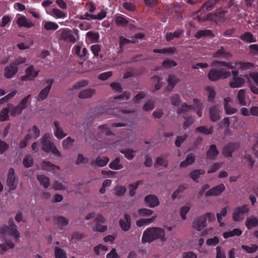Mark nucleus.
Wrapping results in <instances>:
<instances>
[{"mask_svg":"<svg viewBox=\"0 0 258 258\" xmlns=\"http://www.w3.org/2000/svg\"><path fill=\"white\" fill-rule=\"evenodd\" d=\"M159 239L161 242L167 240L164 229L159 227H150L143 232L142 240L143 243H150L155 240Z\"/></svg>","mask_w":258,"mask_h":258,"instance_id":"nucleus-1","label":"nucleus"},{"mask_svg":"<svg viewBox=\"0 0 258 258\" xmlns=\"http://www.w3.org/2000/svg\"><path fill=\"white\" fill-rule=\"evenodd\" d=\"M51 134L49 133L45 134L41 138L42 149L47 152L51 153L55 156L60 157L61 154L57 149L53 142L50 141Z\"/></svg>","mask_w":258,"mask_h":258,"instance_id":"nucleus-2","label":"nucleus"},{"mask_svg":"<svg viewBox=\"0 0 258 258\" xmlns=\"http://www.w3.org/2000/svg\"><path fill=\"white\" fill-rule=\"evenodd\" d=\"M9 235L13 237L16 240L20 237L17 226L13 222H10L8 225H3L0 226V239H5Z\"/></svg>","mask_w":258,"mask_h":258,"instance_id":"nucleus-3","label":"nucleus"},{"mask_svg":"<svg viewBox=\"0 0 258 258\" xmlns=\"http://www.w3.org/2000/svg\"><path fill=\"white\" fill-rule=\"evenodd\" d=\"M194 106L188 105L186 104H182L181 107L177 111L178 114H182L184 112H189L194 109L199 117L202 116V109L203 108V104L196 99L193 100Z\"/></svg>","mask_w":258,"mask_h":258,"instance_id":"nucleus-4","label":"nucleus"},{"mask_svg":"<svg viewBox=\"0 0 258 258\" xmlns=\"http://www.w3.org/2000/svg\"><path fill=\"white\" fill-rule=\"evenodd\" d=\"M59 40L67 42L74 43L79 37L77 30L73 31L68 28H64L59 30Z\"/></svg>","mask_w":258,"mask_h":258,"instance_id":"nucleus-5","label":"nucleus"},{"mask_svg":"<svg viewBox=\"0 0 258 258\" xmlns=\"http://www.w3.org/2000/svg\"><path fill=\"white\" fill-rule=\"evenodd\" d=\"M249 211L248 205H243L236 208L232 214L233 220L235 222H239L244 220L245 214L247 213Z\"/></svg>","mask_w":258,"mask_h":258,"instance_id":"nucleus-6","label":"nucleus"},{"mask_svg":"<svg viewBox=\"0 0 258 258\" xmlns=\"http://www.w3.org/2000/svg\"><path fill=\"white\" fill-rule=\"evenodd\" d=\"M231 74L232 79L229 82V86L232 88L241 87L245 83L246 80L242 76H238V71L235 70H232Z\"/></svg>","mask_w":258,"mask_h":258,"instance_id":"nucleus-7","label":"nucleus"},{"mask_svg":"<svg viewBox=\"0 0 258 258\" xmlns=\"http://www.w3.org/2000/svg\"><path fill=\"white\" fill-rule=\"evenodd\" d=\"M8 186L11 190H15L18 185V178L15 173V170L13 168L9 170L7 179Z\"/></svg>","mask_w":258,"mask_h":258,"instance_id":"nucleus-8","label":"nucleus"},{"mask_svg":"<svg viewBox=\"0 0 258 258\" xmlns=\"http://www.w3.org/2000/svg\"><path fill=\"white\" fill-rule=\"evenodd\" d=\"M227 19H230L226 16V12L219 11L215 14H210L207 16V20L212 21L216 23L222 22Z\"/></svg>","mask_w":258,"mask_h":258,"instance_id":"nucleus-9","label":"nucleus"},{"mask_svg":"<svg viewBox=\"0 0 258 258\" xmlns=\"http://www.w3.org/2000/svg\"><path fill=\"white\" fill-rule=\"evenodd\" d=\"M225 66L228 68L230 69L235 70H244L247 69H250L253 67V65L252 63L250 62H238L235 63H231L226 64L224 63Z\"/></svg>","mask_w":258,"mask_h":258,"instance_id":"nucleus-10","label":"nucleus"},{"mask_svg":"<svg viewBox=\"0 0 258 258\" xmlns=\"http://www.w3.org/2000/svg\"><path fill=\"white\" fill-rule=\"evenodd\" d=\"M231 63V62L226 63L223 61H214L212 62V66H215L217 65H220L222 67V68H220L219 70H218V71L221 78L225 79L230 76L231 73L230 72V70L232 71V69H230L227 68L226 66H225L224 63L228 64Z\"/></svg>","mask_w":258,"mask_h":258,"instance_id":"nucleus-11","label":"nucleus"},{"mask_svg":"<svg viewBox=\"0 0 258 258\" xmlns=\"http://www.w3.org/2000/svg\"><path fill=\"white\" fill-rule=\"evenodd\" d=\"M52 83L53 81L52 80H48L47 81V86L40 91L38 95L36 97L37 101L44 100L47 97L51 88Z\"/></svg>","mask_w":258,"mask_h":258,"instance_id":"nucleus-12","label":"nucleus"},{"mask_svg":"<svg viewBox=\"0 0 258 258\" xmlns=\"http://www.w3.org/2000/svg\"><path fill=\"white\" fill-rule=\"evenodd\" d=\"M98 134L100 138L106 137V140L110 137L111 139L115 138V135L111 133L108 126L105 124L100 125L98 127Z\"/></svg>","mask_w":258,"mask_h":258,"instance_id":"nucleus-13","label":"nucleus"},{"mask_svg":"<svg viewBox=\"0 0 258 258\" xmlns=\"http://www.w3.org/2000/svg\"><path fill=\"white\" fill-rule=\"evenodd\" d=\"M39 71L36 70L34 66H30L25 71V75L23 78V81L34 80L38 76Z\"/></svg>","mask_w":258,"mask_h":258,"instance_id":"nucleus-14","label":"nucleus"},{"mask_svg":"<svg viewBox=\"0 0 258 258\" xmlns=\"http://www.w3.org/2000/svg\"><path fill=\"white\" fill-rule=\"evenodd\" d=\"M225 188L224 184L221 183L207 190L205 193V196L206 197L219 196L224 190Z\"/></svg>","mask_w":258,"mask_h":258,"instance_id":"nucleus-15","label":"nucleus"},{"mask_svg":"<svg viewBox=\"0 0 258 258\" xmlns=\"http://www.w3.org/2000/svg\"><path fill=\"white\" fill-rule=\"evenodd\" d=\"M16 23L19 27L30 28L34 26V23L27 19L24 16H19L17 18Z\"/></svg>","mask_w":258,"mask_h":258,"instance_id":"nucleus-16","label":"nucleus"},{"mask_svg":"<svg viewBox=\"0 0 258 258\" xmlns=\"http://www.w3.org/2000/svg\"><path fill=\"white\" fill-rule=\"evenodd\" d=\"M221 108L218 105H214L209 109V115L210 119L212 121H216L219 120L220 117Z\"/></svg>","mask_w":258,"mask_h":258,"instance_id":"nucleus-17","label":"nucleus"},{"mask_svg":"<svg viewBox=\"0 0 258 258\" xmlns=\"http://www.w3.org/2000/svg\"><path fill=\"white\" fill-rule=\"evenodd\" d=\"M232 102V99L230 97H226L224 100V108L225 113L227 114H234L237 111L236 108L231 106Z\"/></svg>","mask_w":258,"mask_h":258,"instance_id":"nucleus-18","label":"nucleus"},{"mask_svg":"<svg viewBox=\"0 0 258 258\" xmlns=\"http://www.w3.org/2000/svg\"><path fill=\"white\" fill-rule=\"evenodd\" d=\"M47 14L57 19H64L67 17V13L58 8H53Z\"/></svg>","mask_w":258,"mask_h":258,"instance_id":"nucleus-19","label":"nucleus"},{"mask_svg":"<svg viewBox=\"0 0 258 258\" xmlns=\"http://www.w3.org/2000/svg\"><path fill=\"white\" fill-rule=\"evenodd\" d=\"M144 201L147 206L150 208H154L160 204L158 198L153 195H149L146 196Z\"/></svg>","mask_w":258,"mask_h":258,"instance_id":"nucleus-20","label":"nucleus"},{"mask_svg":"<svg viewBox=\"0 0 258 258\" xmlns=\"http://www.w3.org/2000/svg\"><path fill=\"white\" fill-rule=\"evenodd\" d=\"M119 225L123 231H128L131 225V218L127 214H124V219H120L119 221Z\"/></svg>","mask_w":258,"mask_h":258,"instance_id":"nucleus-21","label":"nucleus"},{"mask_svg":"<svg viewBox=\"0 0 258 258\" xmlns=\"http://www.w3.org/2000/svg\"><path fill=\"white\" fill-rule=\"evenodd\" d=\"M206 226V221L205 217L202 216L196 219L192 224V227L196 230L200 231Z\"/></svg>","mask_w":258,"mask_h":258,"instance_id":"nucleus-22","label":"nucleus"},{"mask_svg":"<svg viewBox=\"0 0 258 258\" xmlns=\"http://www.w3.org/2000/svg\"><path fill=\"white\" fill-rule=\"evenodd\" d=\"M18 70V68L12 63L9 66L6 67L4 76L7 78H11L17 73Z\"/></svg>","mask_w":258,"mask_h":258,"instance_id":"nucleus-23","label":"nucleus"},{"mask_svg":"<svg viewBox=\"0 0 258 258\" xmlns=\"http://www.w3.org/2000/svg\"><path fill=\"white\" fill-rule=\"evenodd\" d=\"M41 169L53 173H57L60 170V168L58 166L46 161H44L42 163Z\"/></svg>","mask_w":258,"mask_h":258,"instance_id":"nucleus-24","label":"nucleus"},{"mask_svg":"<svg viewBox=\"0 0 258 258\" xmlns=\"http://www.w3.org/2000/svg\"><path fill=\"white\" fill-rule=\"evenodd\" d=\"M40 135L39 129L35 125L29 130L28 133L26 136V140L35 139Z\"/></svg>","mask_w":258,"mask_h":258,"instance_id":"nucleus-25","label":"nucleus"},{"mask_svg":"<svg viewBox=\"0 0 258 258\" xmlns=\"http://www.w3.org/2000/svg\"><path fill=\"white\" fill-rule=\"evenodd\" d=\"M53 124L55 127L54 129V134L56 138L58 139H61L67 136V134L64 133L62 128L60 126L58 121H54Z\"/></svg>","mask_w":258,"mask_h":258,"instance_id":"nucleus-26","label":"nucleus"},{"mask_svg":"<svg viewBox=\"0 0 258 258\" xmlns=\"http://www.w3.org/2000/svg\"><path fill=\"white\" fill-rule=\"evenodd\" d=\"M157 215L154 214L150 218H140L136 222V224L138 227H145L150 225L156 218Z\"/></svg>","mask_w":258,"mask_h":258,"instance_id":"nucleus-27","label":"nucleus"},{"mask_svg":"<svg viewBox=\"0 0 258 258\" xmlns=\"http://www.w3.org/2000/svg\"><path fill=\"white\" fill-rule=\"evenodd\" d=\"M119 109L117 108H113L111 109H108L106 110L104 112L107 114H111L112 113L115 114L116 115L120 117H123V114H125L126 113H129L133 111L132 110H126L123 109L119 112H118Z\"/></svg>","mask_w":258,"mask_h":258,"instance_id":"nucleus-28","label":"nucleus"},{"mask_svg":"<svg viewBox=\"0 0 258 258\" xmlns=\"http://www.w3.org/2000/svg\"><path fill=\"white\" fill-rule=\"evenodd\" d=\"M96 93L94 89L90 88L81 91L78 95V97L80 99H88L91 98Z\"/></svg>","mask_w":258,"mask_h":258,"instance_id":"nucleus-29","label":"nucleus"},{"mask_svg":"<svg viewBox=\"0 0 258 258\" xmlns=\"http://www.w3.org/2000/svg\"><path fill=\"white\" fill-rule=\"evenodd\" d=\"M245 226L248 229L258 226V219L254 216L247 218L245 221Z\"/></svg>","mask_w":258,"mask_h":258,"instance_id":"nucleus-30","label":"nucleus"},{"mask_svg":"<svg viewBox=\"0 0 258 258\" xmlns=\"http://www.w3.org/2000/svg\"><path fill=\"white\" fill-rule=\"evenodd\" d=\"M8 107L9 108V112H10V114L12 116H16L20 115L23 110L22 108L19 105L15 106L12 104H9L8 105Z\"/></svg>","mask_w":258,"mask_h":258,"instance_id":"nucleus-31","label":"nucleus"},{"mask_svg":"<svg viewBox=\"0 0 258 258\" xmlns=\"http://www.w3.org/2000/svg\"><path fill=\"white\" fill-rule=\"evenodd\" d=\"M219 153L216 146L214 144L211 145L206 153L207 157L213 159L216 157Z\"/></svg>","mask_w":258,"mask_h":258,"instance_id":"nucleus-32","label":"nucleus"},{"mask_svg":"<svg viewBox=\"0 0 258 258\" xmlns=\"http://www.w3.org/2000/svg\"><path fill=\"white\" fill-rule=\"evenodd\" d=\"M55 223L59 229H63L68 224L69 220L64 217L59 216L55 219Z\"/></svg>","mask_w":258,"mask_h":258,"instance_id":"nucleus-33","label":"nucleus"},{"mask_svg":"<svg viewBox=\"0 0 258 258\" xmlns=\"http://www.w3.org/2000/svg\"><path fill=\"white\" fill-rule=\"evenodd\" d=\"M236 148V145L234 144L230 143L225 146L223 154L225 157H231L232 155V152Z\"/></svg>","mask_w":258,"mask_h":258,"instance_id":"nucleus-34","label":"nucleus"},{"mask_svg":"<svg viewBox=\"0 0 258 258\" xmlns=\"http://www.w3.org/2000/svg\"><path fill=\"white\" fill-rule=\"evenodd\" d=\"M43 25L44 28L47 31H55L59 27L56 23L51 21H44L43 22Z\"/></svg>","mask_w":258,"mask_h":258,"instance_id":"nucleus-35","label":"nucleus"},{"mask_svg":"<svg viewBox=\"0 0 258 258\" xmlns=\"http://www.w3.org/2000/svg\"><path fill=\"white\" fill-rule=\"evenodd\" d=\"M246 90L240 89L238 91L237 94V100L240 105L245 106L246 102L245 101Z\"/></svg>","mask_w":258,"mask_h":258,"instance_id":"nucleus-36","label":"nucleus"},{"mask_svg":"<svg viewBox=\"0 0 258 258\" xmlns=\"http://www.w3.org/2000/svg\"><path fill=\"white\" fill-rule=\"evenodd\" d=\"M242 233L241 230L239 228H235L231 231L225 232L223 234V237L224 238H228L229 237H233L234 236H240Z\"/></svg>","mask_w":258,"mask_h":258,"instance_id":"nucleus-37","label":"nucleus"},{"mask_svg":"<svg viewBox=\"0 0 258 258\" xmlns=\"http://www.w3.org/2000/svg\"><path fill=\"white\" fill-rule=\"evenodd\" d=\"M183 33V31L181 29H178L174 32H168L166 34V38L168 41H170L174 38H178Z\"/></svg>","mask_w":258,"mask_h":258,"instance_id":"nucleus-38","label":"nucleus"},{"mask_svg":"<svg viewBox=\"0 0 258 258\" xmlns=\"http://www.w3.org/2000/svg\"><path fill=\"white\" fill-rule=\"evenodd\" d=\"M130 97V94L128 92H125L121 95L114 98L113 102L115 103H122L127 100Z\"/></svg>","mask_w":258,"mask_h":258,"instance_id":"nucleus-39","label":"nucleus"},{"mask_svg":"<svg viewBox=\"0 0 258 258\" xmlns=\"http://www.w3.org/2000/svg\"><path fill=\"white\" fill-rule=\"evenodd\" d=\"M143 181L142 180H139L136 182L134 183L130 184L128 185V194L130 196L133 197L136 194V190L138 187L139 185L142 184Z\"/></svg>","mask_w":258,"mask_h":258,"instance_id":"nucleus-40","label":"nucleus"},{"mask_svg":"<svg viewBox=\"0 0 258 258\" xmlns=\"http://www.w3.org/2000/svg\"><path fill=\"white\" fill-rule=\"evenodd\" d=\"M208 77L211 81H214L221 78L219 71L216 69H212L208 74Z\"/></svg>","mask_w":258,"mask_h":258,"instance_id":"nucleus-41","label":"nucleus"},{"mask_svg":"<svg viewBox=\"0 0 258 258\" xmlns=\"http://www.w3.org/2000/svg\"><path fill=\"white\" fill-rule=\"evenodd\" d=\"M195 160L196 158L194 155L189 154L187 156L185 160L180 163V166L181 167H185L192 164L195 161Z\"/></svg>","mask_w":258,"mask_h":258,"instance_id":"nucleus-42","label":"nucleus"},{"mask_svg":"<svg viewBox=\"0 0 258 258\" xmlns=\"http://www.w3.org/2000/svg\"><path fill=\"white\" fill-rule=\"evenodd\" d=\"M241 248L247 253H252L257 250L258 246L255 244H251L250 245H242Z\"/></svg>","mask_w":258,"mask_h":258,"instance_id":"nucleus-43","label":"nucleus"},{"mask_svg":"<svg viewBox=\"0 0 258 258\" xmlns=\"http://www.w3.org/2000/svg\"><path fill=\"white\" fill-rule=\"evenodd\" d=\"M37 179L39 181L40 184L45 188L48 187L50 185L49 178L44 175H38Z\"/></svg>","mask_w":258,"mask_h":258,"instance_id":"nucleus-44","label":"nucleus"},{"mask_svg":"<svg viewBox=\"0 0 258 258\" xmlns=\"http://www.w3.org/2000/svg\"><path fill=\"white\" fill-rule=\"evenodd\" d=\"M87 39L91 43H94L98 41L99 35L98 33L89 31L86 34Z\"/></svg>","mask_w":258,"mask_h":258,"instance_id":"nucleus-45","label":"nucleus"},{"mask_svg":"<svg viewBox=\"0 0 258 258\" xmlns=\"http://www.w3.org/2000/svg\"><path fill=\"white\" fill-rule=\"evenodd\" d=\"M179 81V80L176 76L172 75H170L168 80V86L167 89L169 90H172Z\"/></svg>","mask_w":258,"mask_h":258,"instance_id":"nucleus-46","label":"nucleus"},{"mask_svg":"<svg viewBox=\"0 0 258 258\" xmlns=\"http://www.w3.org/2000/svg\"><path fill=\"white\" fill-rule=\"evenodd\" d=\"M205 91L208 96V100L209 101H213L216 95L214 88L211 86H207L205 88Z\"/></svg>","mask_w":258,"mask_h":258,"instance_id":"nucleus-47","label":"nucleus"},{"mask_svg":"<svg viewBox=\"0 0 258 258\" xmlns=\"http://www.w3.org/2000/svg\"><path fill=\"white\" fill-rule=\"evenodd\" d=\"M213 34L210 30H202L198 31L195 34V37L200 39L203 37L213 36Z\"/></svg>","mask_w":258,"mask_h":258,"instance_id":"nucleus-48","label":"nucleus"},{"mask_svg":"<svg viewBox=\"0 0 258 258\" xmlns=\"http://www.w3.org/2000/svg\"><path fill=\"white\" fill-rule=\"evenodd\" d=\"M190 210V207L188 205L182 206L179 209V215L182 220H185L187 219L186 214Z\"/></svg>","mask_w":258,"mask_h":258,"instance_id":"nucleus-49","label":"nucleus"},{"mask_svg":"<svg viewBox=\"0 0 258 258\" xmlns=\"http://www.w3.org/2000/svg\"><path fill=\"white\" fill-rule=\"evenodd\" d=\"M107 250V247L102 244H99L94 248V251L97 255H103Z\"/></svg>","mask_w":258,"mask_h":258,"instance_id":"nucleus-50","label":"nucleus"},{"mask_svg":"<svg viewBox=\"0 0 258 258\" xmlns=\"http://www.w3.org/2000/svg\"><path fill=\"white\" fill-rule=\"evenodd\" d=\"M205 173V171L203 169H198L192 171L190 173V176L192 180L198 182V179L200 177L201 175H203Z\"/></svg>","mask_w":258,"mask_h":258,"instance_id":"nucleus-51","label":"nucleus"},{"mask_svg":"<svg viewBox=\"0 0 258 258\" xmlns=\"http://www.w3.org/2000/svg\"><path fill=\"white\" fill-rule=\"evenodd\" d=\"M23 165L26 168H29L33 164V160L31 155H27L23 160Z\"/></svg>","mask_w":258,"mask_h":258,"instance_id":"nucleus-52","label":"nucleus"},{"mask_svg":"<svg viewBox=\"0 0 258 258\" xmlns=\"http://www.w3.org/2000/svg\"><path fill=\"white\" fill-rule=\"evenodd\" d=\"M115 22L117 26L123 27L128 24V21L123 16H118L115 18Z\"/></svg>","mask_w":258,"mask_h":258,"instance_id":"nucleus-53","label":"nucleus"},{"mask_svg":"<svg viewBox=\"0 0 258 258\" xmlns=\"http://www.w3.org/2000/svg\"><path fill=\"white\" fill-rule=\"evenodd\" d=\"M155 165L156 167L162 166L164 168H166L168 165V161L166 160L165 157H159L157 158Z\"/></svg>","mask_w":258,"mask_h":258,"instance_id":"nucleus-54","label":"nucleus"},{"mask_svg":"<svg viewBox=\"0 0 258 258\" xmlns=\"http://www.w3.org/2000/svg\"><path fill=\"white\" fill-rule=\"evenodd\" d=\"M9 110L8 107L4 108L0 112V121H4L9 119Z\"/></svg>","mask_w":258,"mask_h":258,"instance_id":"nucleus-55","label":"nucleus"},{"mask_svg":"<svg viewBox=\"0 0 258 258\" xmlns=\"http://www.w3.org/2000/svg\"><path fill=\"white\" fill-rule=\"evenodd\" d=\"M120 160L117 158L109 164V167L113 170H119L123 168L122 165L119 163Z\"/></svg>","mask_w":258,"mask_h":258,"instance_id":"nucleus-56","label":"nucleus"},{"mask_svg":"<svg viewBox=\"0 0 258 258\" xmlns=\"http://www.w3.org/2000/svg\"><path fill=\"white\" fill-rule=\"evenodd\" d=\"M227 213V208L226 207L223 208L220 211V213L217 214V218L218 222L220 223V226H223L224 223L222 222V218L225 217Z\"/></svg>","mask_w":258,"mask_h":258,"instance_id":"nucleus-57","label":"nucleus"},{"mask_svg":"<svg viewBox=\"0 0 258 258\" xmlns=\"http://www.w3.org/2000/svg\"><path fill=\"white\" fill-rule=\"evenodd\" d=\"M217 1L218 0H209L203 5L202 10L203 11L211 10L213 7L216 4Z\"/></svg>","mask_w":258,"mask_h":258,"instance_id":"nucleus-58","label":"nucleus"},{"mask_svg":"<svg viewBox=\"0 0 258 258\" xmlns=\"http://www.w3.org/2000/svg\"><path fill=\"white\" fill-rule=\"evenodd\" d=\"M228 54L224 50L223 48H221L216 52L214 55V57L217 59H222L227 57Z\"/></svg>","mask_w":258,"mask_h":258,"instance_id":"nucleus-59","label":"nucleus"},{"mask_svg":"<svg viewBox=\"0 0 258 258\" xmlns=\"http://www.w3.org/2000/svg\"><path fill=\"white\" fill-rule=\"evenodd\" d=\"M121 153L124 154L125 157L128 160L133 159L136 154L135 151L129 149L121 151Z\"/></svg>","mask_w":258,"mask_h":258,"instance_id":"nucleus-60","label":"nucleus"},{"mask_svg":"<svg viewBox=\"0 0 258 258\" xmlns=\"http://www.w3.org/2000/svg\"><path fill=\"white\" fill-rule=\"evenodd\" d=\"M197 130L203 134L206 135H210L212 134L213 131V127L212 126H210L209 128H208L206 126H202L198 127Z\"/></svg>","mask_w":258,"mask_h":258,"instance_id":"nucleus-61","label":"nucleus"},{"mask_svg":"<svg viewBox=\"0 0 258 258\" xmlns=\"http://www.w3.org/2000/svg\"><path fill=\"white\" fill-rule=\"evenodd\" d=\"M241 39L247 42H252L255 41V38L253 37L252 34L249 32H246L241 36Z\"/></svg>","mask_w":258,"mask_h":258,"instance_id":"nucleus-62","label":"nucleus"},{"mask_svg":"<svg viewBox=\"0 0 258 258\" xmlns=\"http://www.w3.org/2000/svg\"><path fill=\"white\" fill-rule=\"evenodd\" d=\"M126 190V187L124 186H116L114 188L115 195L118 196H122L125 193Z\"/></svg>","mask_w":258,"mask_h":258,"instance_id":"nucleus-63","label":"nucleus"},{"mask_svg":"<svg viewBox=\"0 0 258 258\" xmlns=\"http://www.w3.org/2000/svg\"><path fill=\"white\" fill-rule=\"evenodd\" d=\"M55 258H67L66 252L61 249L55 248Z\"/></svg>","mask_w":258,"mask_h":258,"instance_id":"nucleus-64","label":"nucleus"}]
</instances>
